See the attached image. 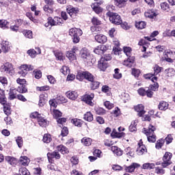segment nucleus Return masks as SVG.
I'll return each instance as SVG.
<instances>
[{"label": "nucleus", "mask_w": 175, "mask_h": 175, "mask_svg": "<svg viewBox=\"0 0 175 175\" xmlns=\"http://www.w3.org/2000/svg\"><path fill=\"white\" fill-rule=\"evenodd\" d=\"M151 81L154 84H150L148 88L146 89L144 88H140L137 90V92L140 96H147V98H152L154 96V92L158 91L159 88V83H158V77H154Z\"/></svg>", "instance_id": "1"}, {"label": "nucleus", "mask_w": 175, "mask_h": 175, "mask_svg": "<svg viewBox=\"0 0 175 175\" xmlns=\"http://www.w3.org/2000/svg\"><path fill=\"white\" fill-rule=\"evenodd\" d=\"M30 118L37 120L38 125L42 128H46V126H49L50 124V121H49L47 118H45L42 113H39L38 111L32 112L30 114Z\"/></svg>", "instance_id": "2"}, {"label": "nucleus", "mask_w": 175, "mask_h": 175, "mask_svg": "<svg viewBox=\"0 0 175 175\" xmlns=\"http://www.w3.org/2000/svg\"><path fill=\"white\" fill-rule=\"evenodd\" d=\"M68 34L71 36L72 43L77 44L80 42V37L83 35V30L80 28L73 27L69 29Z\"/></svg>", "instance_id": "3"}, {"label": "nucleus", "mask_w": 175, "mask_h": 175, "mask_svg": "<svg viewBox=\"0 0 175 175\" xmlns=\"http://www.w3.org/2000/svg\"><path fill=\"white\" fill-rule=\"evenodd\" d=\"M106 16L109 17V21L115 25H121L122 24V18L121 16L116 12H107Z\"/></svg>", "instance_id": "4"}, {"label": "nucleus", "mask_w": 175, "mask_h": 175, "mask_svg": "<svg viewBox=\"0 0 175 175\" xmlns=\"http://www.w3.org/2000/svg\"><path fill=\"white\" fill-rule=\"evenodd\" d=\"M34 68L32 65L23 64L20 66V70L18 72V75H21L22 77H25L28 75V72L33 70Z\"/></svg>", "instance_id": "5"}, {"label": "nucleus", "mask_w": 175, "mask_h": 175, "mask_svg": "<svg viewBox=\"0 0 175 175\" xmlns=\"http://www.w3.org/2000/svg\"><path fill=\"white\" fill-rule=\"evenodd\" d=\"M77 51H79V48L73 46L71 50L66 52V57H67L69 61H75L77 59Z\"/></svg>", "instance_id": "6"}, {"label": "nucleus", "mask_w": 175, "mask_h": 175, "mask_svg": "<svg viewBox=\"0 0 175 175\" xmlns=\"http://www.w3.org/2000/svg\"><path fill=\"white\" fill-rule=\"evenodd\" d=\"M172 157H173V154H172L171 152H166L164 156L163 157V162L161 163V166H163V167H167L169 165H171L172 164L171 159Z\"/></svg>", "instance_id": "7"}, {"label": "nucleus", "mask_w": 175, "mask_h": 175, "mask_svg": "<svg viewBox=\"0 0 175 175\" xmlns=\"http://www.w3.org/2000/svg\"><path fill=\"white\" fill-rule=\"evenodd\" d=\"M164 58L167 62L173 64L175 60V52L172 51V50H167L165 52Z\"/></svg>", "instance_id": "8"}, {"label": "nucleus", "mask_w": 175, "mask_h": 175, "mask_svg": "<svg viewBox=\"0 0 175 175\" xmlns=\"http://www.w3.org/2000/svg\"><path fill=\"white\" fill-rule=\"evenodd\" d=\"M94 98H95V94H94V93H91L90 94H86L83 96L82 100L85 103L92 107L94 105L92 102Z\"/></svg>", "instance_id": "9"}, {"label": "nucleus", "mask_w": 175, "mask_h": 175, "mask_svg": "<svg viewBox=\"0 0 175 175\" xmlns=\"http://www.w3.org/2000/svg\"><path fill=\"white\" fill-rule=\"evenodd\" d=\"M46 156L50 163H54V159H61V154L57 151L48 152Z\"/></svg>", "instance_id": "10"}, {"label": "nucleus", "mask_w": 175, "mask_h": 175, "mask_svg": "<svg viewBox=\"0 0 175 175\" xmlns=\"http://www.w3.org/2000/svg\"><path fill=\"white\" fill-rule=\"evenodd\" d=\"M1 49L2 52L4 53V54H6L12 50V43L9 41L3 40L1 43Z\"/></svg>", "instance_id": "11"}, {"label": "nucleus", "mask_w": 175, "mask_h": 175, "mask_svg": "<svg viewBox=\"0 0 175 175\" xmlns=\"http://www.w3.org/2000/svg\"><path fill=\"white\" fill-rule=\"evenodd\" d=\"M107 50H109L108 44L99 45L94 50V53H95V54H98V55H103Z\"/></svg>", "instance_id": "12"}, {"label": "nucleus", "mask_w": 175, "mask_h": 175, "mask_svg": "<svg viewBox=\"0 0 175 175\" xmlns=\"http://www.w3.org/2000/svg\"><path fill=\"white\" fill-rule=\"evenodd\" d=\"M123 65L126 66V68H135V66L136 65V62H135V57H129L127 59L124 60Z\"/></svg>", "instance_id": "13"}, {"label": "nucleus", "mask_w": 175, "mask_h": 175, "mask_svg": "<svg viewBox=\"0 0 175 175\" xmlns=\"http://www.w3.org/2000/svg\"><path fill=\"white\" fill-rule=\"evenodd\" d=\"M66 12L72 18H75V17H76L79 14V8H74L72 5H68L66 8Z\"/></svg>", "instance_id": "14"}, {"label": "nucleus", "mask_w": 175, "mask_h": 175, "mask_svg": "<svg viewBox=\"0 0 175 175\" xmlns=\"http://www.w3.org/2000/svg\"><path fill=\"white\" fill-rule=\"evenodd\" d=\"M155 131H157V127H155L152 124H150L147 128H144L142 129V133H144V135H154L155 134Z\"/></svg>", "instance_id": "15"}, {"label": "nucleus", "mask_w": 175, "mask_h": 175, "mask_svg": "<svg viewBox=\"0 0 175 175\" xmlns=\"http://www.w3.org/2000/svg\"><path fill=\"white\" fill-rule=\"evenodd\" d=\"M140 164L137 163H133L131 165L125 166L124 170L126 173H133L135 169H139L140 167Z\"/></svg>", "instance_id": "16"}, {"label": "nucleus", "mask_w": 175, "mask_h": 175, "mask_svg": "<svg viewBox=\"0 0 175 175\" xmlns=\"http://www.w3.org/2000/svg\"><path fill=\"white\" fill-rule=\"evenodd\" d=\"M134 110L137 111L138 117H143L146 114V110H144V105L139 104L134 107Z\"/></svg>", "instance_id": "17"}, {"label": "nucleus", "mask_w": 175, "mask_h": 175, "mask_svg": "<svg viewBox=\"0 0 175 175\" xmlns=\"http://www.w3.org/2000/svg\"><path fill=\"white\" fill-rule=\"evenodd\" d=\"M47 98H49V94L46 93L41 94L39 96L38 106L43 107L47 103Z\"/></svg>", "instance_id": "18"}, {"label": "nucleus", "mask_w": 175, "mask_h": 175, "mask_svg": "<svg viewBox=\"0 0 175 175\" xmlns=\"http://www.w3.org/2000/svg\"><path fill=\"white\" fill-rule=\"evenodd\" d=\"M98 68L100 70H103V72H105L107 68H109V63L105 61L104 59H101L98 62Z\"/></svg>", "instance_id": "19"}, {"label": "nucleus", "mask_w": 175, "mask_h": 175, "mask_svg": "<svg viewBox=\"0 0 175 175\" xmlns=\"http://www.w3.org/2000/svg\"><path fill=\"white\" fill-rule=\"evenodd\" d=\"M37 51H35V49H29L27 51V54L31 57V58H35L38 55L42 54V50L40 48H36Z\"/></svg>", "instance_id": "20"}, {"label": "nucleus", "mask_w": 175, "mask_h": 175, "mask_svg": "<svg viewBox=\"0 0 175 175\" xmlns=\"http://www.w3.org/2000/svg\"><path fill=\"white\" fill-rule=\"evenodd\" d=\"M29 162H31V160L27 156H23L21 157L18 161V165L19 166H28L29 165Z\"/></svg>", "instance_id": "21"}, {"label": "nucleus", "mask_w": 175, "mask_h": 175, "mask_svg": "<svg viewBox=\"0 0 175 175\" xmlns=\"http://www.w3.org/2000/svg\"><path fill=\"white\" fill-rule=\"evenodd\" d=\"M66 95L68 99H70L71 100H76L77 99V97L79 96V94L77 91L73 90H69L66 93Z\"/></svg>", "instance_id": "22"}, {"label": "nucleus", "mask_w": 175, "mask_h": 175, "mask_svg": "<svg viewBox=\"0 0 175 175\" xmlns=\"http://www.w3.org/2000/svg\"><path fill=\"white\" fill-rule=\"evenodd\" d=\"M94 38L98 43H100L101 44H105V43L107 42V37L103 34H97L95 36Z\"/></svg>", "instance_id": "23"}, {"label": "nucleus", "mask_w": 175, "mask_h": 175, "mask_svg": "<svg viewBox=\"0 0 175 175\" xmlns=\"http://www.w3.org/2000/svg\"><path fill=\"white\" fill-rule=\"evenodd\" d=\"M12 104L10 103H4L2 105L3 106V111L5 113V116H10L12 114Z\"/></svg>", "instance_id": "24"}, {"label": "nucleus", "mask_w": 175, "mask_h": 175, "mask_svg": "<svg viewBox=\"0 0 175 175\" xmlns=\"http://www.w3.org/2000/svg\"><path fill=\"white\" fill-rule=\"evenodd\" d=\"M17 88L16 89L15 88H11L10 89V92L8 93L9 97L8 98L10 100H13L14 99H16L17 98Z\"/></svg>", "instance_id": "25"}, {"label": "nucleus", "mask_w": 175, "mask_h": 175, "mask_svg": "<svg viewBox=\"0 0 175 175\" xmlns=\"http://www.w3.org/2000/svg\"><path fill=\"white\" fill-rule=\"evenodd\" d=\"M99 87H100V82L98 81H96L95 78L94 80L90 81V90H92V91H95V90H98Z\"/></svg>", "instance_id": "26"}, {"label": "nucleus", "mask_w": 175, "mask_h": 175, "mask_svg": "<svg viewBox=\"0 0 175 175\" xmlns=\"http://www.w3.org/2000/svg\"><path fill=\"white\" fill-rule=\"evenodd\" d=\"M87 72L88 71H83V70L78 71L76 75V79L77 80H79V81H83V80H85Z\"/></svg>", "instance_id": "27"}, {"label": "nucleus", "mask_w": 175, "mask_h": 175, "mask_svg": "<svg viewBox=\"0 0 175 175\" xmlns=\"http://www.w3.org/2000/svg\"><path fill=\"white\" fill-rule=\"evenodd\" d=\"M54 55L57 61H64L65 59V55L61 51H53Z\"/></svg>", "instance_id": "28"}, {"label": "nucleus", "mask_w": 175, "mask_h": 175, "mask_svg": "<svg viewBox=\"0 0 175 175\" xmlns=\"http://www.w3.org/2000/svg\"><path fill=\"white\" fill-rule=\"evenodd\" d=\"M5 159L8 163L11 165L12 166H16L17 165V159L10 157V156H6L5 157Z\"/></svg>", "instance_id": "29"}, {"label": "nucleus", "mask_w": 175, "mask_h": 175, "mask_svg": "<svg viewBox=\"0 0 175 175\" xmlns=\"http://www.w3.org/2000/svg\"><path fill=\"white\" fill-rule=\"evenodd\" d=\"M111 150L117 157H121V155L124 154V151L121 150V148H118V146H111Z\"/></svg>", "instance_id": "30"}, {"label": "nucleus", "mask_w": 175, "mask_h": 175, "mask_svg": "<svg viewBox=\"0 0 175 175\" xmlns=\"http://www.w3.org/2000/svg\"><path fill=\"white\" fill-rule=\"evenodd\" d=\"M1 69L4 72H5V73H10L12 69H13V65H12V64L9 62H7L1 66Z\"/></svg>", "instance_id": "31"}, {"label": "nucleus", "mask_w": 175, "mask_h": 175, "mask_svg": "<svg viewBox=\"0 0 175 175\" xmlns=\"http://www.w3.org/2000/svg\"><path fill=\"white\" fill-rule=\"evenodd\" d=\"M56 149L57 152H61L63 155H65V154H69V150H68V148L64 145L57 146Z\"/></svg>", "instance_id": "32"}, {"label": "nucleus", "mask_w": 175, "mask_h": 175, "mask_svg": "<svg viewBox=\"0 0 175 175\" xmlns=\"http://www.w3.org/2000/svg\"><path fill=\"white\" fill-rule=\"evenodd\" d=\"M144 16L148 18H154L158 16V14H157V12H154L152 10H148L146 12H145Z\"/></svg>", "instance_id": "33"}, {"label": "nucleus", "mask_w": 175, "mask_h": 175, "mask_svg": "<svg viewBox=\"0 0 175 175\" xmlns=\"http://www.w3.org/2000/svg\"><path fill=\"white\" fill-rule=\"evenodd\" d=\"M71 124L75 125V126L81 128L83 126V124H84V121H83L81 119L74 118L71 120Z\"/></svg>", "instance_id": "34"}, {"label": "nucleus", "mask_w": 175, "mask_h": 175, "mask_svg": "<svg viewBox=\"0 0 175 175\" xmlns=\"http://www.w3.org/2000/svg\"><path fill=\"white\" fill-rule=\"evenodd\" d=\"M81 57L83 59H88L90 58V52L88 49L83 48L80 51Z\"/></svg>", "instance_id": "35"}, {"label": "nucleus", "mask_w": 175, "mask_h": 175, "mask_svg": "<svg viewBox=\"0 0 175 175\" xmlns=\"http://www.w3.org/2000/svg\"><path fill=\"white\" fill-rule=\"evenodd\" d=\"M137 155H144V154H147V148L146 147V145L138 146L137 148Z\"/></svg>", "instance_id": "36"}, {"label": "nucleus", "mask_w": 175, "mask_h": 175, "mask_svg": "<svg viewBox=\"0 0 175 175\" xmlns=\"http://www.w3.org/2000/svg\"><path fill=\"white\" fill-rule=\"evenodd\" d=\"M55 27V17L53 18L51 16H49L47 18V23H45L44 26L47 28L49 27Z\"/></svg>", "instance_id": "37"}, {"label": "nucleus", "mask_w": 175, "mask_h": 175, "mask_svg": "<svg viewBox=\"0 0 175 175\" xmlns=\"http://www.w3.org/2000/svg\"><path fill=\"white\" fill-rule=\"evenodd\" d=\"M158 109L161 111L167 110L169 109V103L166 101L162 100L159 103Z\"/></svg>", "instance_id": "38"}, {"label": "nucleus", "mask_w": 175, "mask_h": 175, "mask_svg": "<svg viewBox=\"0 0 175 175\" xmlns=\"http://www.w3.org/2000/svg\"><path fill=\"white\" fill-rule=\"evenodd\" d=\"M83 120H85V121H88V122H91L94 121V115H92L91 111H88L83 115Z\"/></svg>", "instance_id": "39"}, {"label": "nucleus", "mask_w": 175, "mask_h": 175, "mask_svg": "<svg viewBox=\"0 0 175 175\" xmlns=\"http://www.w3.org/2000/svg\"><path fill=\"white\" fill-rule=\"evenodd\" d=\"M43 10L45 12L47 16H50L51 14H53V5H45L43 7Z\"/></svg>", "instance_id": "40"}, {"label": "nucleus", "mask_w": 175, "mask_h": 175, "mask_svg": "<svg viewBox=\"0 0 175 175\" xmlns=\"http://www.w3.org/2000/svg\"><path fill=\"white\" fill-rule=\"evenodd\" d=\"M81 143L83 144V146H85V147H90L91 144H92V139L87 137H84L81 139Z\"/></svg>", "instance_id": "41"}, {"label": "nucleus", "mask_w": 175, "mask_h": 175, "mask_svg": "<svg viewBox=\"0 0 175 175\" xmlns=\"http://www.w3.org/2000/svg\"><path fill=\"white\" fill-rule=\"evenodd\" d=\"M90 31L93 35H99L100 31H102V27L99 26H92L90 27Z\"/></svg>", "instance_id": "42"}, {"label": "nucleus", "mask_w": 175, "mask_h": 175, "mask_svg": "<svg viewBox=\"0 0 175 175\" xmlns=\"http://www.w3.org/2000/svg\"><path fill=\"white\" fill-rule=\"evenodd\" d=\"M155 167V164L150 163H145L141 167L142 169L144 170H151V169H154Z\"/></svg>", "instance_id": "43"}, {"label": "nucleus", "mask_w": 175, "mask_h": 175, "mask_svg": "<svg viewBox=\"0 0 175 175\" xmlns=\"http://www.w3.org/2000/svg\"><path fill=\"white\" fill-rule=\"evenodd\" d=\"M53 140V138L51 137V135L49 133L44 134L42 142L43 143H45L46 144H49V143H51Z\"/></svg>", "instance_id": "44"}, {"label": "nucleus", "mask_w": 175, "mask_h": 175, "mask_svg": "<svg viewBox=\"0 0 175 175\" xmlns=\"http://www.w3.org/2000/svg\"><path fill=\"white\" fill-rule=\"evenodd\" d=\"M128 0H114V5L118 8H124Z\"/></svg>", "instance_id": "45"}, {"label": "nucleus", "mask_w": 175, "mask_h": 175, "mask_svg": "<svg viewBox=\"0 0 175 175\" xmlns=\"http://www.w3.org/2000/svg\"><path fill=\"white\" fill-rule=\"evenodd\" d=\"M17 92L19 94H27L28 92V88L27 85H21L17 88Z\"/></svg>", "instance_id": "46"}, {"label": "nucleus", "mask_w": 175, "mask_h": 175, "mask_svg": "<svg viewBox=\"0 0 175 175\" xmlns=\"http://www.w3.org/2000/svg\"><path fill=\"white\" fill-rule=\"evenodd\" d=\"M165 144V139L163 138H161L158 139L155 144V148L157 150H161L163 145Z\"/></svg>", "instance_id": "47"}, {"label": "nucleus", "mask_w": 175, "mask_h": 175, "mask_svg": "<svg viewBox=\"0 0 175 175\" xmlns=\"http://www.w3.org/2000/svg\"><path fill=\"white\" fill-rule=\"evenodd\" d=\"M94 111L96 114H98V116H105V114H106V110L100 107H96L94 108Z\"/></svg>", "instance_id": "48"}, {"label": "nucleus", "mask_w": 175, "mask_h": 175, "mask_svg": "<svg viewBox=\"0 0 175 175\" xmlns=\"http://www.w3.org/2000/svg\"><path fill=\"white\" fill-rule=\"evenodd\" d=\"M153 74L157 77V75H159V73L163 70V67H161L158 64H155L153 67Z\"/></svg>", "instance_id": "49"}, {"label": "nucleus", "mask_w": 175, "mask_h": 175, "mask_svg": "<svg viewBox=\"0 0 175 175\" xmlns=\"http://www.w3.org/2000/svg\"><path fill=\"white\" fill-rule=\"evenodd\" d=\"M165 73L167 77H173V76H175V70L174 68H167L165 70Z\"/></svg>", "instance_id": "50"}, {"label": "nucleus", "mask_w": 175, "mask_h": 175, "mask_svg": "<svg viewBox=\"0 0 175 175\" xmlns=\"http://www.w3.org/2000/svg\"><path fill=\"white\" fill-rule=\"evenodd\" d=\"M123 52L126 55V57H132V48H131V46H124Z\"/></svg>", "instance_id": "51"}, {"label": "nucleus", "mask_w": 175, "mask_h": 175, "mask_svg": "<svg viewBox=\"0 0 175 175\" xmlns=\"http://www.w3.org/2000/svg\"><path fill=\"white\" fill-rule=\"evenodd\" d=\"M22 33L25 38H27V39H32V38H33L32 31L31 30H23L22 31Z\"/></svg>", "instance_id": "52"}, {"label": "nucleus", "mask_w": 175, "mask_h": 175, "mask_svg": "<svg viewBox=\"0 0 175 175\" xmlns=\"http://www.w3.org/2000/svg\"><path fill=\"white\" fill-rule=\"evenodd\" d=\"M147 24L144 21H139L135 23V27L137 29H144L146 28Z\"/></svg>", "instance_id": "53"}, {"label": "nucleus", "mask_w": 175, "mask_h": 175, "mask_svg": "<svg viewBox=\"0 0 175 175\" xmlns=\"http://www.w3.org/2000/svg\"><path fill=\"white\" fill-rule=\"evenodd\" d=\"M146 137L149 143H155L157 142V135L155 134L148 135Z\"/></svg>", "instance_id": "54"}, {"label": "nucleus", "mask_w": 175, "mask_h": 175, "mask_svg": "<svg viewBox=\"0 0 175 175\" xmlns=\"http://www.w3.org/2000/svg\"><path fill=\"white\" fill-rule=\"evenodd\" d=\"M21 174V175H30L31 173L29 172L28 169H27V167H21L19 168V174Z\"/></svg>", "instance_id": "55"}, {"label": "nucleus", "mask_w": 175, "mask_h": 175, "mask_svg": "<svg viewBox=\"0 0 175 175\" xmlns=\"http://www.w3.org/2000/svg\"><path fill=\"white\" fill-rule=\"evenodd\" d=\"M0 28H3V29L9 28V22L5 19L0 20Z\"/></svg>", "instance_id": "56"}, {"label": "nucleus", "mask_w": 175, "mask_h": 175, "mask_svg": "<svg viewBox=\"0 0 175 175\" xmlns=\"http://www.w3.org/2000/svg\"><path fill=\"white\" fill-rule=\"evenodd\" d=\"M161 10L169 12L170 10V6L169 5V3L167 2H162L160 4Z\"/></svg>", "instance_id": "57"}, {"label": "nucleus", "mask_w": 175, "mask_h": 175, "mask_svg": "<svg viewBox=\"0 0 175 175\" xmlns=\"http://www.w3.org/2000/svg\"><path fill=\"white\" fill-rule=\"evenodd\" d=\"M91 23L93 25L98 27L102 24V21L98 18L96 16H93V18L91 19Z\"/></svg>", "instance_id": "58"}, {"label": "nucleus", "mask_w": 175, "mask_h": 175, "mask_svg": "<svg viewBox=\"0 0 175 175\" xmlns=\"http://www.w3.org/2000/svg\"><path fill=\"white\" fill-rule=\"evenodd\" d=\"M33 76L35 79H37V80L42 79V71L40 70H34L33 71Z\"/></svg>", "instance_id": "59"}, {"label": "nucleus", "mask_w": 175, "mask_h": 175, "mask_svg": "<svg viewBox=\"0 0 175 175\" xmlns=\"http://www.w3.org/2000/svg\"><path fill=\"white\" fill-rule=\"evenodd\" d=\"M8 102V98L5 95V92H3L2 94L0 93V103L1 105H5Z\"/></svg>", "instance_id": "60"}, {"label": "nucleus", "mask_w": 175, "mask_h": 175, "mask_svg": "<svg viewBox=\"0 0 175 175\" xmlns=\"http://www.w3.org/2000/svg\"><path fill=\"white\" fill-rule=\"evenodd\" d=\"M92 10L94 11V12L96 14H100V13H102V12H103V8H102L96 5H93Z\"/></svg>", "instance_id": "61"}, {"label": "nucleus", "mask_w": 175, "mask_h": 175, "mask_svg": "<svg viewBox=\"0 0 175 175\" xmlns=\"http://www.w3.org/2000/svg\"><path fill=\"white\" fill-rule=\"evenodd\" d=\"M37 91H40L41 92H44V91H50V86L49 85H44V86H38L36 88Z\"/></svg>", "instance_id": "62"}, {"label": "nucleus", "mask_w": 175, "mask_h": 175, "mask_svg": "<svg viewBox=\"0 0 175 175\" xmlns=\"http://www.w3.org/2000/svg\"><path fill=\"white\" fill-rule=\"evenodd\" d=\"M140 73H142V71L137 68H132L131 70V75L134 76L135 77H139L140 76Z\"/></svg>", "instance_id": "63"}, {"label": "nucleus", "mask_w": 175, "mask_h": 175, "mask_svg": "<svg viewBox=\"0 0 175 175\" xmlns=\"http://www.w3.org/2000/svg\"><path fill=\"white\" fill-rule=\"evenodd\" d=\"M94 79H95V76H94V75L91 74V72L88 71V72L86 73V77H85V80H87V81H90V83Z\"/></svg>", "instance_id": "64"}]
</instances>
